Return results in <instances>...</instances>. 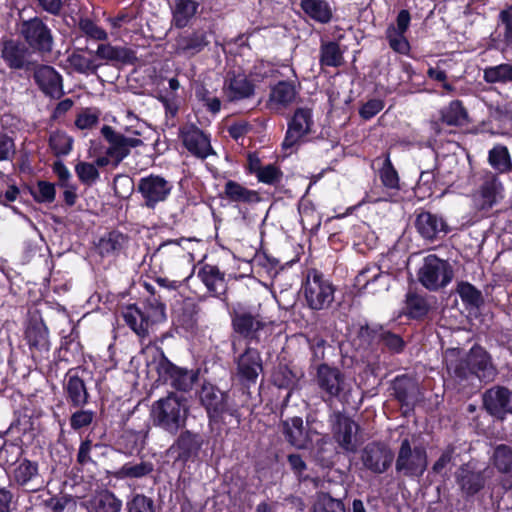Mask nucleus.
Returning <instances> with one entry per match:
<instances>
[{
	"mask_svg": "<svg viewBox=\"0 0 512 512\" xmlns=\"http://www.w3.org/2000/svg\"><path fill=\"white\" fill-rule=\"evenodd\" d=\"M172 444L166 450V455L175 465L189 467L190 464L208 463L214 454V445L202 432L182 428L175 435Z\"/></svg>",
	"mask_w": 512,
	"mask_h": 512,
	"instance_id": "f257e3e1",
	"label": "nucleus"
},
{
	"mask_svg": "<svg viewBox=\"0 0 512 512\" xmlns=\"http://www.w3.org/2000/svg\"><path fill=\"white\" fill-rule=\"evenodd\" d=\"M144 288L150 297L142 303L128 305L122 313L125 324L140 338L145 339L149 335V328L166 320V305L162 296L155 287L145 282Z\"/></svg>",
	"mask_w": 512,
	"mask_h": 512,
	"instance_id": "f03ea898",
	"label": "nucleus"
},
{
	"mask_svg": "<svg viewBox=\"0 0 512 512\" xmlns=\"http://www.w3.org/2000/svg\"><path fill=\"white\" fill-rule=\"evenodd\" d=\"M447 369L459 383L476 378L487 384L498 374L491 354L477 343L463 357L450 361Z\"/></svg>",
	"mask_w": 512,
	"mask_h": 512,
	"instance_id": "7ed1b4c3",
	"label": "nucleus"
},
{
	"mask_svg": "<svg viewBox=\"0 0 512 512\" xmlns=\"http://www.w3.org/2000/svg\"><path fill=\"white\" fill-rule=\"evenodd\" d=\"M225 309L231 320L233 333L245 339L249 344H259L262 335H267L271 322L260 310L245 302L226 303Z\"/></svg>",
	"mask_w": 512,
	"mask_h": 512,
	"instance_id": "20e7f679",
	"label": "nucleus"
},
{
	"mask_svg": "<svg viewBox=\"0 0 512 512\" xmlns=\"http://www.w3.org/2000/svg\"><path fill=\"white\" fill-rule=\"evenodd\" d=\"M303 275L301 291L306 306L312 311L329 310L336 292L331 277L315 267L307 268Z\"/></svg>",
	"mask_w": 512,
	"mask_h": 512,
	"instance_id": "39448f33",
	"label": "nucleus"
},
{
	"mask_svg": "<svg viewBox=\"0 0 512 512\" xmlns=\"http://www.w3.org/2000/svg\"><path fill=\"white\" fill-rule=\"evenodd\" d=\"M188 412L187 399L171 392L154 402L151 415L156 427L176 435L180 429L186 427Z\"/></svg>",
	"mask_w": 512,
	"mask_h": 512,
	"instance_id": "423d86ee",
	"label": "nucleus"
},
{
	"mask_svg": "<svg viewBox=\"0 0 512 512\" xmlns=\"http://www.w3.org/2000/svg\"><path fill=\"white\" fill-rule=\"evenodd\" d=\"M198 398L200 405L206 411L209 424L223 422L225 415L239 416L242 405L230 399L229 391H223L215 384L204 381L198 390Z\"/></svg>",
	"mask_w": 512,
	"mask_h": 512,
	"instance_id": "0eeeda50",
	"label": "nucleus"
},
{
	"mask_svg": "<svg viewBox=\"0 0 512 512\" xmlns=\"http://www.w3.org/2000/svg\"><path fill=\"white\" fill-rule=\"evenodd\" d=\"M19 33L24 44L31 53L46 60L52 55L55 46V37L52 29L39 16H34L20 23Z\"/></svg>",
	"mask_w": 512,
	"mask_h": 512,
	"instance_id": "6e6552de",
	"label": "nucleus"
},
{
	"mask_svg": "<svg viewBox=\"0 0 512 512\" xmlns=\"http://www.w3.org/2000/svg\"><path fill=\"white\" fill-rule=\"evenodd\" d=\"M100 132L109 146L105 151V155L97 157L93 162L96 168H103L110 164L113 168H116L130 155L132 148H137L144 144L140 138L125 136L123 133L117 132L110 125H103Z\"/></svg>",
	"mask_w": 512,
	"mask_h": 512,
	"instance_id": "1a4fd4ad",
	"label": "nucleus"
},
{
	"mask_svg": "<svg viewBox=\"0 0 512 512\" xmlns=\"http://www.w3.org/2000/svg\"><path fill=\"white\" fill-rule=\"evenodd\" d=\"M418 282L428 291L437 292L446 288L454 277L452 265L436 254H428L416 272Z\"/></svg>",
	"mask_w": 512,
	"mask_h": 512,
	"instance_id": "9d476101",
	"label": "nucleus"
},
{
	"mask_svg": "<svg viewBox=\"0 0 512 512\" xmlns=\"http://www.w3.org/2000/svg\"><path fill=\"white\" fill-rule=\"evenodd\" d=\"M156 372L160 380L180 392L191 391L200 376L199 369H188L174 364L162 349L159 351Z\"/></svg>",
	"mask_w": 512,
	"mask_h": 512,
	"instance_id": "9b49d317",
	"label": "nucleus"
},
{
	"mask_svg": "<svg viewBox=\"0 0 512 512\" xmlns=\"http://www.w3.org/2000/svg\"><path fill=\"white\" fill-rule=\"evenodd\" d=\"M84 361V347L80 341V333L74 327L68 335L61 337L60 346L54 352L53 360L48 361L46 373L51 378H57L63 363L70 365Z\"/></svg>",
	"mask_w": 512,
	"mask_h": 512,
	"instance_id": "f8f14e48",
	"label": "nucleus"
},
{
	"mask_svg": "<svg viewBox=\"0 0 512 512\" xmlns=\"http://www.w3.org/2000/svg\"><path fill=\"white\" fill-rule=\"evenodd\" d=\"M413 215L415 231L426 243L432 244L441 241L452 231L447 218L440 213L417 208Z\"/></svg>",
	"mask_w": 512,
	"mask_h": 512,
	"instance_id": "ddd939ff",
	"label": "nucleus"
},
{
	"mask_svg": "<svg viewBox=\"0 0 512 512\" xmlns=\"http://www.w3.org/2000/svg\"><path fill=\"white\" fill-rule=\"evenodd\" d=\"M81 366L67 370L62 381V395L69 408H85L91 402V394Z\"/></svg>",
	"mask_w": 512,
	"mask_h": 512,
	"instance_id": "4468645a",
	"label": "nucleus"
},
{
	"mask_svg": "<svg viewBox=\"0 0 512 512\" xmlns=\"http://www.w3.org/2000/svg\"><path fill=\"white\" fill-rule=\"evenodd\" d=\"M236 379L244 392L250 396V388L257 384L259 375L263 372V360L257 348L247 346L235 359Z\"/></svg>",
	"mask_w": 512,
	"mask_h": 512,
	"instance_id": "2eb2a0df",
	"label": "nucleus"
},
{
	"mask_svg": "<svg viewBox=\"0 0 512 512\" xmlns=\"http://www.w3.org/2000/svg\"><path fill=\"white\" fill-rule=\"evenodd\" d=\"M25 340L33 360L46 370L51 343L49 330L42 319H31L25 330Z\"/></svg>",
	"mask_w": 512,
	"mask_h": 512,
	"instance_id": "dca6fc26",
	"label": "nucleus"
},
{
	"mask_svg": "<svg viewBox=\"0 0 512 512\" xmlns=\"http://www.w3.org/2000/svg\"><path fill=\"white\" fill-rule=\"evenodd\" d=\"M427 464V453L423 446L412 448L409 439L402 440L395 463L398 473L419 477L426 471Z\"/></svg>",
	"mask_w": 512,
	"mask_h": 512,
	"instance_id": "f3484780",
	"label": "nucleus"
},
{
	"mask_svg": "<svg viewBox=\"0 0 512 512\" xmlns=\"http://www.w3.org/2000/svg\"><path fill=\"white\" fill-rule=\"evenodd\" d=\"M194 273L205 286L209 296L219 299L224 307L229 303L224 271H221L217 265L199 263L193 267L192 273L185 280H189Z\"/></svg>",
	"mask_w": 512,
	"mask_h": 512,
	"instance_id": "a211bd4d",
	"label": "nucleus"
},
{
	"mask_svg": "<svg viewBox=\"0 0 512 512\" xmlns=\"http://www.w3.org/2000/svg\"><path fill=\"white\" fill-rule=\"evenodd\" d=\"M172 182L158 174H149L138 181L137 191L141 194L144 206L154 209L159 203L164 202L173 190Z\"/></svg>",
	"mask_w": 512,
	"mask_h": 512,
	"instance_id": "6ab92c4d",
	"label": "nucleus"
},
{
	"mask_svg": "<svg viewBox=\"0 0 512 512\" xmlns=\"http://www.w3.org/2000/svg\"><path fill=\"white\" fill-rule=\"evenodd\" d=\"M360 459L367 470L374 474H383L392 465L394 453L385 442L372 441L361 450Z\"/></svg>",
	"mask_w": 512,
	"mask_h": 512,
	"instance_id": "aec40b11",
	"label": "nucleus"
},
{
	"mask_svg": "<svg viewBox=\"0 0 512 512\" xmlns=\"http://www.w3.org/2000/svg\"><path fill=\"white\" fill-rule=\"evenodd\" d=\"M389 391L393 399H395L401 409H403L405 416L408 415L409 412L414 411L419 401V386L412 376L408 374L397 375L391 380Z\"/></svg>",
	"mask_w": 512,
	"mask_h": 512,
	"instance_id": "412c9836",
	"label": "nucleus"
},
{
	"mask_svg": "<svg viewBox=\"0 0 512 512\" xmlns=\"http://www.w3.org/2000/svg\"><path fill=\"white\" fill-rule=\"evenodd\" d=\"M314 125L313 113L310 108H297L287 124V130L282 142L284 150L298 145L304 137L312 132Z\"/></svg>",
	"mask_w": 512,
	"mask_h": 512,
	"instance_id": "4be33fe9",
	"label": "nucleus"
},
{
	"mask_svg": "<svg viewBox=\"0 0 512 512\" xmlns=\"http://www.w3.org/2000/svg\"><path fill=\"white\" fill-rule=\"evenodd\" d=\"M77 51L87 53L95 59L104 61L105 64L118 67L124 65H133L137 61L135 51L125 46H113L112 44L100 43L96 50L88 46L77 48Z\"/></svg>",
	"mask_w": 512,
	"mask_h": 512,
	"instance_id": "5701e85b",
	"label": "nucleus"
},
{
	"mask_svg": "<svg viewBox=\"0 0 512 512\" xmlns=\"http://www.w3.org/2000/svg\"><path fill=\"white\" fill-rule=\"evenodd\" d=\"M483 408L493 418L503 421L512 414V391L502 385L487 389L482 395Z\"/></svg>",
	"mask_w": 512,
	"mask_h": 512,
	"instance_id": "b1692460",
	"label": "nucleus"
},
{
	"mask_svg": "<svg viewBox=\"0 0 512 512\" xmlns=\"http://www.w3.org/2000/svg\"><path fill=\"white\" fill-rule=\"evenodd\" d=\"M179 136L187 151L200 159H206L214 154L210 135L195 124H187L180 128Z\"/></svg>",
	"mask_w": 512,
	"mask_h": 512,
	"instance_id": "393cba45",
	"label": "nucleus"
},
{
	"mask_svg": "<svg viewBox=\"0 0 512 512\" xmlns=\"http://www.w3.org/2000/svg\"><path fill=\"white\" fill-rule=\"evenodd\" d=\"M212 35L213 31L204 28L186 30L176 38V51L180 55L192 58L210 45Z\"/></svg>",
	"mask_w": 512,
	"mask_h": 512,
	"instance_id": "a878e982",
	"label": "nucleus"
},
{
	"mask_svg": "<svg viewBox=\"0 0 512 512\" xmlns=\"http://www.w3.org/2000/svg\"><path fill=\"white\" fill-rule=\"evenodd\" d=\"M31 72L35 84L46 96L58 99L64 94L62 75L54 67L36 61Z\"/></svg>",
	"mask_w": 512,
	"mask_h": 512,
	"instance_id": "bb28decb",
	"label": "nucleus"
},
{
	"mask_svg": "<svg viewBox=\"0 0 512 512\" xmlns=\"http://www.w3.org/2000/svg\"><path fill=\"white\" fill-rule=\"evenodd\" d=\"M30 49L17 40L9 39L3 42L1 58L11 70H24L31 72L36 61L29 59Z\"/></svg>",
	"mask_w": 512,
	"mask_h": 512,
	"instance_id": "cd10ccee",
	"label": "nucleus"
},
{
	"mask_svg": "<svg viewBox=\"0 0 512 512\" xmlns=\"http://www.w3.org/2000/svg\"><path fill=\"white\" fill-rule=\"evenodd\" d=\"M344 375L337 367L327 363H320L316 368L315 381L320 391L328 399H335L340 396L344 389Z\"/></svg>",
	"mask_w": 512,
	"mask_h": 512,
	"instance_id": "c85d7f7f",
	"label": "nucleus"
},
{
	"mask_svg": "<svg viewBox=\"0 0 512 512\" xmlns=\"http://www.w3.org/2000/svg\"><path fill=\"white\" fill-rule=\"evenodd\" d=\"M389 269V266L383 261L380 265H368L363 268L356 277L358 285H361V290L364 293L375 294L382 290H387L389 287V276L392 273L384 271Z\"/></svg>",
	"mask_w": 512,
	"mask_h": 512,
	"instance_id": "c756f323",
	"label": "nucleus"
},
{
	"mask_svg": "<svg viewBox=\"0 0 512 512\" xmlns=\"http://www.w3.org/2000/svg\"><path fill=\"white\" fill-rule=\"evenodd\" d=\"M503 184L496 174H487L474 194V203L479 211H488L503 198Z\"/></svg>",
	"mask_w": 512,
	"mask_h": 512,
	"instance_id": "7c9ffc66",
	"label": "nucleus"
},
{
	"mask_svg": "<svg viewBox=\"0 0 512 512\" xmlns=\"http://www.w3.org/2000/svg\"><path fill=\"white\" fill-rule=\"evenodd\" d=\"M255 84L245 73L229 71L223 85V92L229 102L250 99L255 95Z\"/></svg>",
	"mask_w": 512,
	"mask_h": 512,
	"instance_id": "2f4dec72",
	"label": "nucleus"
},
{
	"mask_svg": "<svg viewBox=\"0 0 512 512\" xmlns=\"http://www.w3.org/2000/svg\"><path fill=\"white\" fill-rule=\"evenodd\" d=\"M12 477L19 487L28 491H36L42 485L38 461L25 456L14 466Z\"/></svg>",
	"mask_w": 512,
	"mask_h": 512,
	"instance_id": "473e14b6",
	"label": "nucleus"
},
{
	"mask_svg": "<svg viewBox=\"0 0 512 512\" xmlns=\"http://www.w3.org/2000/svg\"><path fill=\"white\" fill-rule=\"evenodd\" d=\"M147 430L122 429L114 441L116 452L126 456L138 455L146 446Z\"/></svg>",
	"mask_w": 512,
	"mask_h": 512,
	"instance_id": "72a5a7b5",
	"label": "nucleus"
},
{
	"mask_svg": "<svg viewBox=\"0 0 512 512\" xmlns=\"http://www.w3.org/2000/svg\"><path fill=\"white\" fill-rule=\"evenodd\" d=\"M334 418L332 432L335 441L346 452H355L357 447L353 440V432L354 428L358 429V425L341 412H336Z\"/></svg>",
	"mask_w": 512,
	"mask_h": 512,
	"instance_id": "f704fd0d",
	"label": "nucleus"
},
{
	"mask_svg": "<svg viewBox=\"0 0 512 512\" xmlns=\"http://www.w3.org/2000/svg\"><path fill=\"white\" fill-rule=\"evenodd\" d=\"M281 431L285 440L297 449H306L311 441L306 431L303 419L294 416L281 421Z\"/></svg>",
	"mask_w": 512,
	"mask_h": 512,
	"instance_id": "c9c22d12",
	"label": "nucleus"
},
{
	"mask_svg": "<svg viewBox=\"0 0 512 512\" xmlns=\"http://www.w3.org/2000/svg\"><path fill=\"white\" fill-rule=\"evenodd\" d=\"M385 325L380 323H368L360 324L356 332V339L359 342V346L373 353H379L381 351V342Z\"/></svg>",
	"mask_w": 512,
	"mask_h": 512,
	"instance_id": "e433bc0d",
	"label": "nucleus"
},
{
	"mask_svg": "<svg viewBox=\"0 0 512 512\" xmlns=\"http://www.w3.org/2000/svg\"><path fill=\"white\" fill-rule=\"evenodd\" d=\"M219 197L237 204L251 205L261 201V197L256 190L248 189L235 180L226 181L223 192L219 194Z\"/></svg>",
	"mask_w": 512,
	"mask_h": 512,
	"instance_id": "4c0bfd02",
	"label": "nucleus"
},
{
	"mask_svg": "<svg viewBox=\"0 0 512 512\" xmlns=\"http://www.w3.org/2000/svg\"><path fill=\"white\" fill-rule=\"evenodd\" d=\"M200 310V306L191 298L185 299L174 313V325L185 332H193L198 326Z\"/></svg>",
	"mask_w": 512,
	"mask_h": 512,
	"instance_id": "58836bf2",
	"label": "nucleus"
},
{
	"mask_svg": "<svg viewBox=\"0 0 512 512\" xmlns=\"http://www.w3.org/2000/svg\"><path fill=\"white\" fill-rule=\"evenodd\" d=\"M128 236L118 230H111L100 237L96 250L102 258L117 257L124 250Z\"/></svg>",
	"mask_w": 512,
	"mask_h": 512,
	"instance_id": "ea45409f",
	"label": "nucleus"
},
{
	"mask_svg": "<svg viewBox=\"0 0 512 512\" xmlns=\"http://www.w3.org/2000/svg\"><path fill=\"white\" fill-rule=\"evenodd\" d=\"M457 484L459 485L463 494L468 497H473L479 493L486 483L485 475L482 471H473L464 466H461L456 475Z\"/></svg>",
	"mask_w": 512,
	"mask_h": 512,
	"instance_id": "a19ab883",
	"label": "nucleus"
},
{
	"mask_svg": "<svg viewBox=\"0 0 512 512\" xmlns=\"http://www.w3.org/2000/svg\"><path fill=\"white\" fill-rule=\"evenodd\" d=\"M89 512H121L123 501L111 490L102 489L88 501Z\"/></svg>",
	"mask_w": 512,
	"mask_h": 512,
	"instance_id": "79ce46f5",
	"label": "nucleus"
},
{
	"mask_svg": "<svg viewBox=\"0 0 512 512\" xmlns=\"http://www.w3.org/2000/svg\"><path fill=\"white\" fill-rule=\"evenodd\" d=\"M297 96L294 82L281 80L270 89L269 105L276 108H286L292 104Z\"/></svg>",
	"mask_w": 512,
	"mask_h": 512,
	"instance_id": "37998d69",
	"label": "nucleus"
},
{
	"mask_svg": "<svg viewBox=\"0 0 512 512\" xmlns=\"http://www.w3.org/2000/svg\"><path fill=\"white\" fill-rule=\"evenodd\" d=\"M199 3L195 0H175L172 8V25L184 29L198 12Z\"/></svg>",
	"mask_w": 512,
	"mask_h": 512,
	"instance_id": "c03bdc74",
	"label": "nucleus"
},
{
	"mask_svg": "<svg viewBox=\"0 0 512 512\" xmlns=\"http://www.w3.org/2000/svg\"><path fill=\"white\" fill-rule=\"evenodd\" d=\"M300 8L315 22L329 23L333 18V9L326 0H301Z\"/></svg>",
	"mask_w": 512,
	"mask_h": 512,
	"instance_id": "a18cd8bd",
	"label": "nucleus"
},
{
	"mask_svg": "<svg viewBox=\"0 0 512 512\" xmlns=\"http://www.w3.org/2000/svg\"><path fill=\"white\" fill-rule=\"evenodd\" d=\"M430 304L426 296L416 291H408L405 296V315L409 319L423 320L430 312Z\"/></svg>",
	"mask_w": 512,
	"mask_h": 512,
	"instance_id": "49530a36",
	"label": "nucleus"
},
{
	"mask_svg": "<svg viewBox=\"0 0 512 512\" xmlns=\"http://www.w3.org/2000/svg\"><path fill=\"white\" fill-rule=\"evenodd\" d=\"M440 122L460 127L468 122V112L461 100H453L440 110Z\"/></svg>",
	"mask_w": 512,
	"mask_h": 512,
	"instance_id": "de8ad7c7",
	"label": "nucleus"
},
{
	"mask_svg": "<svg viewBox=\"0 0 512 512\" xmlns=\"http://www.w3.org/2000/svg\"><path fill=\"white\" fill-rule=\"evenodd\" d=\"M154 472V464L148 460L124 463L115 473L117 479H142Z\"/></svg>",
	"mask_w": 512,
	"mask_h": 512,
	"instance_id": "09e8293b",
	"label": "nucleus"
},
{
	"mask_svg": "<svg viewBox=\"0 0 512 512\" xmlns=\"http://www.w3.org/2000/svg\"><path fill=\"white\" fill-rule=\"evenodd\" d=\"M378 176L385 190L393 194L394 197L397 196L401 189L400 177L389 153H386L383 165L378 170Z\"/></svg>",
	"mask_w": 512,
	"mask_h": 512,
	"instance_id": "8fccbe9b",
	"label": "nucleus"
},
{
	"mask_svg": "<svg viewBox=\"0 0 512 512\" xmlns=\"http://www.w3.org/2000/svg\"><path fill=\"white\" fill-rule=\"evenodd\" d=\"M488 163L500 174L512 172L511 155L503 144H496L488 151Z\"/></svg>",
	"mask_w": 512,
	"mask_h": 512,
	"instance_id": "3c124183",
	"label": "nucleus"
},
{
	"mask_svg": "<svg viewBox=\"0 0 512 512\" xmlns=\"http://www.w3.org/2000/svg\"><path fill=\"white\" fill-rule=\"evenodd\" d=\"M22 443L20 437H17L15 441H7L3 438L2 448L0 449V466H15L25 456L26 452Z\"/></svg>",
	"mask_w": 512,
	"mask_h": 512,
	"instance_id": "603ef678",
	"label": "nucleus"
},
{
	"mask_svg": "<svg viewBox=\"0 0 512 512\" xmlns=\"http://www.w3.org/2000/svg\"><path fill=\"white\" fill-rule=\"evenodd\" d=\"M456 292L467 309H479L484 304L482 292L467 281L459 282Z\"/></svg>",
	"mask_w": 512,
	"mask_h": 512,
	"instance_id": "864d4df0",
	"label": "nucleus"
},
{
	"mask_svg": "<svg viewBox=\"0 0 512 512\" xmlns=\"http://www.w3.org/2000/svg\"><path fill=\"white\" fill-rule=\"evenodd\" d=\"M439 172L435 173L434 170L422 171L415 189V193L421 200L432 197L437 191H440L438 181Z\"/></svg>",
	"mask_w": 512,
	"mask_h": 512,
	"instance_id": "5fc2aeb1",
	"label": "nucleus"
},
{
	"mask_svg": "<svg viewBox=\"0 0 512 512\" xmlns=\"http://www.w3.org/2000/svg\"><path fill=\"white\" fill-rule=\"evenodd\" d=\"M73 144V137L60 129L52 131L48 138V146L56 157H64L70 154Z\"/></svg>",
	"mask_w": 512,
	"mask_h": 512,
	"instance_id": "6e6d98bb",
	"label": "nucleus"
},
{
	"mask_svg": "<svg viewBox=\"0 0 512 512\" xmlns=\"http://www.w3.org/2000/svg\"><path fill=\"white\" fill-rule=\"evenodd\" d=\"M319 63L322 67H339L343 64V53L335 41L322 43L320 46Z\"/></svg>",
	"mask_w": 512,
	"mask_h": 512,
	"instance_id": "4d7b16f0",
	"label": "nucleus"
},
{
	"mask_svg": "<svg viewBox=\"0 0 512 512\" xmlns=\"http://www.w3.org/2000/svg\"><path fill=\"white\" fill-rule=\"evenodd\" d=\"M33 200L38 204H51L56 199V184L46 181L38 180L36 187L27 186Z\"/></svg>",
	"mask_w": 512,
	"mask_h": 512,
	"instance_id": "13d9d810",
	"label": "nucleus"
},
{
	"mask_svg": "<svg viewBox=\"0 0 512 512\" xmlns=\"http://www.w3.org/2000/svg\"><path fill=\"white\" fill-rule=\"evenodd\" d=\"M311 512H346V509L342 500L332 497L328 492L319 491Z\"/></svg>",
	"mask_w": 512,
	"mask_h": 512,
	"instance_id": "bf43d9fd",
	"label": "nucleus"
},
{
	"mask_svg": "<svg viewBox=\"0 0 512 512\" xmlns=\"http://www.w3.org/2000/svg\"><path fill=\"white\" fill-rule=\"evenodd\" d=\"M124 512H156V503L144 493H131L126 499Z\"/></svg>",
	"mask_w": 512,
	"mask_h": 512,
	"instance_id": "052dcab7",
	"label": "nucleus"
},
{
	"mask_svg": "<svg viewBox=\"0 0 512 512\" xmlns=\"http://www.w3.org/2000/svg\"><path fill=\"white\" fill-rule=\"evenodd\" d=\"M491 459L498 472L503 474L512 472V447L506 444L497 445Z\"/></svg>",
	"mask_w": 512,
	"mask_h": 512,
	"instance_id": "680f3d73",
	"label": "nucleus"
},
{
	"mask_svg": "<svg viewBox=\"0 0 512 512\" xmlns=\"http://www.w3.org/2000/svg\"><path fill=\"white\" fill-rule=\"evenodd\" d=\"M75 411L69 417L70 428L80 433L87 429L95 420L96 412L85 408H73Z\"/></svg>",
	"mask_w": 512,
	"mask_h": 512,
	"instance_id": "e2e57ef3",
	"label": "nucleus"
},
{
	"mask_svg": "<svg viewBox=\"0 0 512 512\" xmlns=\"http://www.w3.org/2000/svg\"><path fill=\"white\" fill-rule=\"evenodd\" d=\"M484 80L487 83H507L512 81V65L502 63L484 69Z\"/></svg>",
	"mask_w": 512,
	"mask_h": 512,
	"instance_id": "0e129e2a",
	"label": "nucleus"
},
{
	"mask_svg": "<svg viewBox=\"0 0 512 512\" xmlns=\"http://www.w3.org/2000/svg\"><path fill=\"white\" fill-rule=\"evenodd\" d=\"M296 380L295 372L286 364H280L272 375L273 384L280 389L293 390Z\"/></svg>",
	"mask_w": 512,
	"mask_h": 512,
	"instance_id": "69168bd1",
	"label": "nucleus"
},
{
	"mask_svg": "<svg viewBox=\"0 0 512 512\" xmlns=\"http://www.w3.org/2000/svg\"><path fill=\"white\" fill-rule=\"evenodd\" d=\"M386 39L394 52L407 56L410 55L411 45L409 40L406 38L405 33H396L393 24L389 25L386 30Z\"/></svg>",
	"mask_w": 512,
	"mask_h": 512,
	"instance_id": "338daca9",
	"label": "nucleus"
},
{
	"mask_svg": "<svg viewBox=\"0 0 512 512\" xmlns=\"http://www.w3.org/2000/svg\"><path fill=\"white\" fill-rule=\"evenodd\" d=\"M79 30L88 38L95 41H107L108 33L92 19L81 17L78 21Z\"/></svg>",
	"mask_w": 512,
	"mask_h": 512,
	"instance_id": "774afa93",
	"label": "nucleus"
}]
</instances>
